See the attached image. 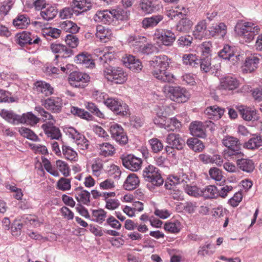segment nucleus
<instances>
[{"label":"nucleus","instance_id":"nucleus-37","mask_svg":"<svg viewBox=\"0 0 262 262\" xmlns=\"http://www.w3.org/2000/svg\"><path fill=\"white\" fill-rule=\"evenodd\" d=\"M113 13V18L116 20H127L130 15V12L125 9L117 7L116 9L111 10Z\"/></svg>","mask_w":262,"mask_h":262},{"label":"nucleus","instance_id":"nucleus-38","mask_svg":"<svg viewBox=\"0 0 262 262\" xmlns=\"http://www.w3.org/2000/svg\"><path fill=\"white\" fill-rule=\"evenodd\" d=\"M38 121L39 119L31 112H28L27 114H24L22 116H19V123L33 125L37 124Z\"/></svg>","mask_w":262,"mask_h":262},{"label":"nucleus","instance_id":"nucleus-48","mask_svg":"<svg viewBox=\"0 0 262 262\" xmlns=\"http://www.w3.org/2000/svg\"><path fill=\"white\" fill-rule=\"evenodd\" d=\"M62 154L65 158L71 161H75V158L77 157V153L73 150L71 147L62 145Z\"/></svg>","mask_w":262,"mask_h":262},{"label":"nucleus","instance_id":"nucleus-51","mask_svg":"<svg viewBox=\"0 0 262 262\" xmlns=\"http://www.w3.org/2000/svg\"><path fill=\"white\" fill-rule=\"evenodd\" d=\"M193 38L191 36L186 35L181 36L177 40L179 47H190L192 43Z\"/></svg>","mask_w":262,"mask_h":262},{"label":"nucleus","instance_id":"nucleus-45","mask_svg":"<svg viewBox=\"0 0 262 262\" xmlns=\"http://www.w3.org/2000/svg\"><path fill=\"white\" fill-rule=\"evenodd\" d=\"M19 132L22 136L30 140L33 141H39L40 140L34 132L28 128L22 127L19 129Z\"/></svg>","mask_w":262,"mask_h":262},{"label":"nucleus","instance_id":"nucleus-13","mask_svg":"<svg viewBox=\"0 0 262 262\" xmlns=\"http://www.w3.org/2000/svg\"><path fill=\"white\" fill-rule=\"evenodd\" d=\"M139 7L145 14L158 11L162 8L159 0H140Z\"/></svg>","mask_w":262,"mask_h":262},{"label":"nucleus","instance_id":"nucleus-2","mask_svg":"<svg viewBox=\"0 0 262 262\" xmlns=\"http://www.w3.org/2000/svg\"><path fill=\"white\" fill-rule=\"evenodd\" d=\"M110 54H104L99 57V59L102 63L104 64V73L108 81L116 84H122L127 79V74L123 69L120 67H115L110 66L107 63V60L111 61L109 57Z\"/></svg>","mask_w":262,"mask_h":262},{"label":"nucleus","instance_id":"nucleus-20","mask_svg":"<svg viewBox=\"0 0 262 262\" xmlns=\"http://www.w3.org/2000/svg\"><path fill=\"white\" fill-rule=\"evenodd\" d=\"M123 62L126 66H127L130 70L136 72L140 71L143 68V66L140 60L138 59H136L135 56L131 55H129L124 58Z\"/></svg>","mask_w":262,"mask_h":262},{"label":"nucleus","instance_id":"nucleus-44","mask_svg":"<svg viewBox=\"0 0 262 262\" xmlns=\"http://www.w3.org/2000/svg\"><path fill=\"white\" fill-rule=\"evenodd\" d=\"M92 216L95 219H90L91 221L97 222L99 224L102 223L106 217V212L103 209H99L97 210H92Z\"/></svg>","mask_w":262,"mask_h":262},{"label":"nucleus","instance_id":"nucleus-23","mask_svg":"<svg viewBox=\"0 0 262 262\" xmlns=\"http://www.w3.org/2000/svg\"><path fill=\"white\" fill-rule=\"evenodd\" d=\"M259 62V58L256 54L251 55L246 58L244 70L247 73H251L257 68Z\"/></svg>","mask_w":262,"mask_h":262},{"label":"nucleus","instance_id":"nucleus-36","mask_svg":"<svg viewBox=\"0 0 262 262\" xmlns=\"http://www.w3.org/2000/svg\"><path fill=\"white\" fill-rule=\"evenodd\" d=\"M186 143L190 149L195 152L202 151L205 147L203 142L197 138H189Z\"/></svg>","mask_w":262,"mask_h":262},{"label":"nucleus","instance_id":"nucleus-58","mask_svg":"<svg viewBox=\"0 0 262 262\" xmlns=\"http://www.w3.org/2000/svg\"><path fill=\"white\" fill-rule=\"evenodd\" d=\"M65 41L69 47L76 48L79 43V39L77 36L73 34H68L65 38Z\"/></svg>","mask_w":262,"mask_h":262},{"label":"nucleus","instance_id":"nucleus-11","mask_svg":"<svg viewBox=\"0 0 262 262\" xmlns=\"http://www.w3.org/2000/svg\"><path fill=\"white\" fill-rule=\"evenodd\" d=\"M41 104L47 110L53 113H59L62 107V100L58 97H51L47 99L41 100Z\"/></svg>","mask_w":262,"mask_h":262},{"label":"nucleus","instance_id":"nucleus-15","mask_svg":"<svg viewBox=\"0 0 262 262\" xmlns=\"http://www.w3.org/2000/svg\"><path fill=\"white\" fill-rule=\"evenodd\" d=\"M69 79L71 81L77 83H79L77 84L75 83L76 87L83 88L85 85L83 83H85L90 81V76L86 73L73 71L70 74Z\"/></svg>","mask_w":262,"mask_h":262},{"label":"nucleus","instance_id":"nucleus-14","mask_svg":"<svg viewBox=\"0 0 262 262\" xmlns=\"http://www.w3.org/2000/svg\"><path fill=\"white\" fill-rule=\"evenodd\" d=\"M239 85L238 81L231 76H226L220 78L219 89L225 90H233Z\"/></svg>","mask_w":262,"mask_h":262},{"label":"nucleus","instance_id":"nucleus-56","mask_svg":"<svg viewBox=\"0 0 262 262\" xmlns=\"http://www.w3.org/2000/svg\"><path fill=\"white\" fill-rule=\"evenodd\" d=\"M57 187L58 189L65 191L71 188V181L70 179L64 178H60L57 183Z\"/></svg>","mask_w":262,"mask_h":262},{"label":"nucleus","instance_id":"nucleus-54","mask_svg":"<svg viewBox=\"0 0 262 262\" xmlns=\"http://www.w3.org/2000/svg\"><path fill=\"white\" fill-rule=\"evenodd\" d=\"M168 123H167V127L166 129L168 131L179 129L181 126V123L175 118H168Z\"/></svg>","mask_w":262,"mask_h":262},{"label":"nucleus","instance_id":"nucleus-26","mask_svg":"<svg viewBox=\"0 0 262 262\" xmlns=\"http://www.w3.org/2000/svg\"><path fill=\"white\" fill-rule=\"evenodd\" d=\"M163 18V16L159 14L145 17L142 20V27L145 29L154 27L161 21Z\"/></svg>","mask_w":262,"mask_h":262},{"label":"nucleus","instance_id":"nucleus-22","mask_svg":"<svg viewBox=\"0 0 262 262\" xmlns=\"http://www.w3.org/2000/svg\"><path fill=\"white\" fill-rule=\"evenodd\" d=\"M189 129L191 134L194 137L202 138H205L206 137L204 124L202 122L195 121L191 123Z\"/></svg>","mask_w":262,"mask_h":262},{"label":"nucleus","instance_id":"nucleus-47","mask_svg":"<svg viewBox=\"0 0 262 262\" xmlns=\"http://www.w3.org/2000/svg\"><path fill=\"white\" fill-rule=\"evenodd\" d=\"M100 155L104 157L112 156L114 153V146L108 143H103L99 144Z\"/></svg>","mask_w":262,"mask_h":262},{"label":"nucleus","instance_id":"nucleus-21","mask_svg":"<svg viewBox=\"0 0 262 262\" xmlns=\"http://www.w3.org/2000/svg\"><path fill=\"white\" fill-rule=\"evenodd\" d=\"M219 56L225 60L236 61L239 55H235L234 47L226 45L223 49L219 52Z\"/></svg>","mask_w":262,"mask_h":262},{"label":"nucleus","instance_id":"nucleus-7","mask_svg":"<svg viewBox=\"0 0 262 262\" xmlns=\"http://www.w3.org/2000/svg\"><path fill=\"white\" fill-rule=\"evenodd\" d=\"M104 103L117 115L124 117L129 114L128 105L121 100L108 98L104 100Z\"/></svg>","mask_w":262,"mask_h":262},{"label":"nucleus","instance_id":"nucleus-60","mask_svg":"<svg viewBox=\"0 0 262 262\" xmlns=\"http://www.w3.org/2000/svg\"><path fill=\"white\" fill-rule=\"evenodd\" d=\"M74 4L75 5V7L82 10V12L86 11L92 7L91 3L90 2H88L87 0H82L80 2L76 1L74 2Z\"/></svg>","mask_w":262,"mask_h":262},{"label":"nucleus","instance_id":"nucleus-50","mask_svg":"<svg viewBox=\"0 0 262 262\" xmlns=\"http://www.w3.org/2000/svg\"><path fill=\"white\" fill-rule=\"evenodd\" d=\"M164 229L171 233H178L181 229V224L178 221L166 223L164 225Z\"/></svg>","mask_w":262,"mask_h":262},{"label":"nucleus","instance_id":"nucleus-27","mask_svg":"<svg viewBox=\"0 0 262 262\" xmlns=\"http://www.w3.org/2000/svg\"><path fill=\"white\" fill-rule=\"evenodd\" d=\"M75 61L78 64H81L85 68H93L95 64L91 59L90 54L82 53L76 56Z\"/></svg>","mask_w":262,"mask_h":262},{"label":"nucleus","instance_id":"nucleus-33","mask_svg":"<svg viewBox=\"0 0 262 262\" xmlns=\"http://www.w3.org/2000/svg\"><path fill=\"white\" fill-rule=\"evenodd\" d=\"M30 24L29 18L25 14H19L13 19V25L18 29L26 28Z\"/></svg>","mask_w":262,"mask_h":262},{"label":"nucleus","instance_id":"nucleus-52","mask_svg":"<svg viewBox=\"0 0 262 262\" xmlns=\"http://www.w3.org/2000/svg\"><path fill=\"white\" fill-rule=\"evenodd\" d=\"M56 164L57 168L64 177L69 176L70 169L66 162L60 160H58L56 162Z\"/></svg>","mask_w":262,"mask_h":262},{"label":"nucleus","instance_id":"nucleus-6","mask_svg":"<svg viewBox=\"0 0 262 262\" xmlns=\"http://www.w3.org/2000/svg\"><path fill=\"white\" fill-rule=\"evenodd\" d=\"M143 177L144 180L151 183L147 184L149 187L150 185L155 186H160L164 183L159 169L155 166L149 165L146 167L143 171Z\"/></svg>","mask_w":262,"mask_h":262},{"label":"nucleus","instance_id":"nucleus-25","mask_svg":"<svg viewBox=\"0 0 262 262\" xmlns=\"http://www.w3.org/2000/svg\"><path fill=\"white\" fill-rule=\"evenodd\" d=\"M208 31L212 37L218 35L223 38L227 33V27L225 24L221 23L209 27Z\"/></svg>","mask_w":262,"mask_h":262},{"label":"nucleus","instance_id":"nucleus-32","mask_svg":"<svg viewBox=\"0 0 262 262\" xmlns=\"http://www.w3.org/2000/svg\"><path fill=\"white\" fill-rule=\"evenodd\" d=\"M193 23L187 17L182 18L176 25V30L180 32H188L191 30Z\"/></svg>","mask_w":262,"mask_h":262},{"label":"nucleus","instance_id":"nucleus-57","mask_svg":"<svg viewBox=\"0 0 262 262\" xmlns=\"http://www.w3.org/2000/svg\"><path fill=\"white\" fill-rule=\"evenodd\" d=\"M152 151L156 153L161 150L163 147L162 142L157 138H152L149 140Z\"/></svg>","mask_w":262,"mask_h":262},{"label":"nucleus","instance_id":"nucleus-42","mask_svg":"<svg viewBox=\"0 0 262 262\" xmlns=\"http://www.w3.org/2000/svg\"><path fill=\"white\" fill-rule=\"evenodd\" d=\"M225 108L220 107L217 105H213L208 107L204 111L205 114L221 118L224 115Z\"/></svg>","mask_w":262,"mask_h":262},{"label":"nucleus","instance_id":"nucleus-64","mask_svg":"<svg viewBox=\"0 0 262 262\" xmlns=\"http://www.w3.org/2000/svg\"><path fill=\"white\" fill-rule=\"evenodd\" d=\"M76 211L83 217L87 219H91L88 210L82 204L78 203L76 207Z\"/></svg>","mask_w":262,"mask_h":262},{"label":"nucleus","instance_id":"nucleus-8","mask_svg":"<svg viewBox=\"0 0 262 262\" xmlns=\"http://www.w3.org/2000/svg\"><path fill=\"white\" fill-rule=\"evenodd\" d=\"M241 117L245 121H258L262 116V108L256 110L254 108L241 105L238 107Z\"/></svg>","mask_w":262,"mask_h":262},{"label":"nucleus","instance_id":"nucleus-49","mask_svg":"<svg viewBox=\"0 0 262 262\" xmlns=\"http://www.w3.org/2000/svg\"><path fill=\"white\" fill-rule=\"evenodd\" d=\"M199 62V67H200L202 71L207 73L211 70V57L209 56L200 59Z\"/></svg>","mask_w":262,"mask_h":262},{"label":"nucleus","instance_id":"nucleus-35","mask_svg":"<svg viewBox=\"0 0 262 262\" xmlns=\"http://www.w3.org/2000/svg\"><path fill=\"white\" fill-rule=\"evenodd\" d=\"M183 62L185 65H189L193 68H199L200 59L195 54H185L182 57Z\"/></svg>","mask_w":262,"mask_h":262},{"label":"nucleus","instance_id":"nucleus-16","mask_svg":"<svg viewBox=\"0 0 262 262\" xmlns=\"http://www.w3.org/2000/svg\"><path fill=\"white\" fill-rule=\"evenodd\" d=\"M168 145L172 146L177 150H181L185 145V142L179 134L170 133L166 137Z\"/></svg>","mask_w":262,"mask_h":262},{"label":"nucleus","instance_id":"nucleus-17","mask_svg":"<svg viewBox=\"0 0 262 262\" xmlns=\"http://www.w3.org/2000/svg\"><path fill=\"white\" fill-rule=\"evenodd\" d=\"M53 120L54 122H52L51 124H42L41 128L48 137H50L52 139L59 140L61 137V134L59 128L53 125L55 120L54 119Z\"/></svg>","mask_w":262,"mask_h":262},{"label":"nucleus","instance_id":"nucleus-62","mask_svg":"<svg viewBox=\"0 0 262 262\" xmlns=\"http://www.w3.org/2000/svg\"><path fill=\"white\" fill-rule=\"evenodd\" d=\"M156 49V47L154 46L152 44L150 43H144L142 47L140 48V49L138 51V52H140L141 53L149 55L152 54L154 52Z\"/></svg>","mask_w":262,"mask_h":262},{"label":"nucleus","instance_id":"nucleus-5","mask_svg":"<svg viewBox=\"0 0 262 262\" xmlns=\"http://www.w3.org/2000/svg\"><path fill=\"white\" fill-rule=\"evenodd\" d=\"M170 99L178 103H184L189 98V94L187 90L180 86L165 85L164 87Z\"/></svg>","mask_w":262,"mask_h":262},{"label":"nucleus","instance_id":"nucleus-55","mask_svg":"<svg viewBox=\"0 0 262 262\" xmlns=\"http://www.w3.org/2000/svg\"><path fill=\"white\" fill-rule=\"evenodd\" d=\"M86 108L91 113L95 115L97 117L103 118L104 114L99 110L95 103L92 102H88L85 105Z\"/></svg>","mask_w":262,"mask_h":262},{"label":"nucleus","instance_id":"nucleus-61","mask_svg":"<svg viewBox=\"0 0 262 262\" xmlns=\"http://www.w3.org/2000/svg\"><path fill=\"white\" fill-rule=\"evenodd\" d=\"M185 190L189 195L194 196H201L202 189L195 186H189L187 185Z\"/></svg>","mask_w":262,"mask_h":262},{"label":"nucleus","instance_id":"nucleus-43","mask_svg":"<svg viewBox=\"0 0 262 262\" xmlns=\"http://www.w3.org/2000/svg\"><path fill=\"white\" fill-rule=\"evenodd\" d=\"M57 14V9L53 6H49L45 8L43 11H41L40 15L44 20L49 21L53 19Z\"/></svg>","mask_w":262,"mask_h":262},{"label":"nucleus","instance_id":"nucleus-9","mask_svg":"<svg viewBox=\"0 0 262 262\" xmlns=\"http://www.w3.org/2000/svg\"><path fill=\"white\" fill-rule=\"evenodd\" d=\"M155 37L165 46H172L176 39L175 34L168 29L157 30L155 33Z\"/></svg>","mask_w":262,"mask_h":262},{"label":"nucleus","instance_id":"nucleus-30","mask_svg":"<svg viewBox=\"0 0 262 262\" xmlns=\"http://www.w3.org/2000/svg\"><path fill=\"white\" fill-rule=\"evenodd\" d=\"M35 86L37 92L44 94L46 96L51 95L54 93V88L45 81H37Z\"/></svg>","mask_w":262,"mask_h":262},{"label":"nucleus","instance_id":"nucleus-39","mask_svg":"<svg viewBox=\"0 0 262 262\" xmlns=\"http://www.w3.org/2000/svg\"><path fill=\"white\" fill-rule=\"evenodd\" d=\"M71 113L75 116L86 120H92L93 118V116L89 112L85 111L84 109L80 108L76 106H72L71 107Z\"/></svg>","mask_w":262,"mask_h":262},{"label":"nucleus","instance_id":"nucleus-19","mask_svg":"<svg viewBox=\"0 0 262 262\" xmlns=\"http://www.w3.org/2000/svg\"><path fill=\"white\" fill-rule=\"evenodd\" d=\"M233 160L236 161L237 166L243 171L250 173L254 169V163L251 160L244 158L243 157H234Z\"/></svg>","mask_w":262,"mask_h":262},{"label":"nucleus","instance_id":"nucleus-4","mask_svg":"<svg viewBox=\"0 0 262 262\" xmlns=\"http://www.w3.org/2000/svg\"><path fill=\"white\" fill-rule=\"evenodd\" d=\"M222 143L227 147L224 151V156L234 159V157H244L241 151L240 145L237 138L231 136L225 137L222 140Z\"/></svg>","mask_w":262,"mask_h":262},{"label":"nucleus","instance_id":"nucleus-18","mask_svg":"<svg viewBox=\"0 0 262 262\" xmlns=\"http://www.w3.org/2000/svg\"><path fill=\"white\" fill-rule=\"evenodd\" d=\"M94 20L105 24H110L114 21L113 15L110 10L98 11L94 15Z\"/></svg>","mask_w":262,"mask_h":262},{"label":"nucleus","instance_id":"nucleus-53","mask_svg":"<svg viewBox=\"0 0 262 262\" xmlns=\"http://www.w3.org/2000/svg\"><path fill=\"white\" fill-rule=\"evenodd\" d=\"M168 119L166 118L164 115H159L157 114V117L154 119V123L161 128H164L166 129L167 123H168Z\"/></svg>","mask_w":262,"mask_h":262},{"label":"nucleus","instance_id":"nucleus-29","mask_svg":"<svg viewBox=\"0 0 262 262\" xmlns=\"http://www.w3.org/2000/svg\"><path fill=\"white\" fill-rule=\"evenodd\" d=\"M30 32L23 31L21 33H17L15 36L16 43L21 47L25 45H32V38Z\"/></svg>","mask_w":262,"mask_h":262},{"label":"nucleus","instance_id":"nucleus-24","mask_svg":"<svg viewBox=\"0 0 262 262\" xmlns=\"http://www.w3.org/2000/svg\"><path fill=\"white\" fill-rule=\"evenodd\" d=\"M127 42L130 46L135 48L134 50L138 52L144 43L146 42V38L143 36L130 35Z\"/></svg>","mask_w":262,"mask_h":262},{"label":"nucleus","instance_id":"nucleus-41","mask_svg":"<svg viewBox=\"0 0 262 262\" xmlns=\"http://www.w3.org/2000/svg\"><path fill=\"white\" fill-rule=\"evenodd\" d=\"M217 188L214 185H209L202 189L201 196L205 199H213L218 196Z\"/></svg>","mask_w":262,"mask_h":262},{"label":"nucleus","instance_id":"nucleus-28","mask_svg":"<svg viewBox=\"0 0 262 262\" xmlns=\"http://www.w3.org/2000/svg\"><path fill=\"white\" fill-rule=\"evenodd\" d=\"M139 183V179L136 174L130 173L125 181L123 187L125 190H133L137 187Z\"/></svg>","mask_w":262,"mask_h":262},{"label":"nucleus","instance_id":"nucleus-3","mask_svg":"<svg viewBox=\"0 0 262 262\" xmlns=\"http://www.w3.org/2000/svg\"><path fill=\"white\" fill-rule=\"evenodd\" d=\"M234 30L237 34L242 37L246 42H250L258 34L259 28L257 26H254L253 23L242 21L236 24Z\"/></svg>","mask_w":262,"mask_h":262},{"label":"nucleus","instance_id":"nucleus-63","mask_svg":"<svg viewBox=\"0 0 262 262\" xmlns=\"http://www.w3.org/2000/svg\"><path fill=\"white\" fill-rule=\"evenodd\" d=\"M211 248V244L209 243L207 245L200 246L198 252V255L204 257L206 255H211L213 253V251H209L208 249Z\"/></svg>","mask_w":262,"mask_h":262},{"label":"nucleus","instance_id":"nucleus-59","mask_svg":"<svg viewBox=\"0 0 262 262\" xmlns=\"http://www.w3.org/2000/svg\"><path fill=\"white\" fill-rule=\"evenodd\" d=\"M209 173L210 177L216 181H221L223 178L222 171L216 167L211 168Z\"/></svg>","mask_w":262,"mask_h":262},{"label":"nucleus","instance_id":"nucleus-12","mask_svg":"<svg viewBox=\"0 0 262 262\" xmlns=\"http://www.w3.org/2000/svg\"><path fill=\"white\" fill-rule=\"evenodd\" d=\"M123 165L128 169L137 171L141 167L142 161L133 155H127L121 158Z\"/></svg>","mask_w":262,"mask_h":262},{"label":"nucleus","instance_id":"nucleus-46","mask_svg":"<svg viewBox=\"0 0 262 262\" xmlns=\"http://www.w3.org/2000/svg\"><path fill=\"white\" fill-rule=\"evenodd\" d=\"M91 194L88 190L82 191L75 195V198L78 203L89 205L91 202Z\"/></svg>","mask_w":262,"mask_h":262},{"label":"nucleus","instance_id":"nucleus-31","mask_svg":"<svg viewBox=\"0 0 262 262\" xmlns=\"http://www.w3.org/2000/svg\"><path fill=\"white\" fill-rule=\"evenodd\" d=\"M244 146L249 149H253L262 146V136L253 135L251 138L245 143Z\"/></svg>","mask_w":262,"mask_h":262},{"label":"nucleus","instance_id":"nucleus-1","mask_svg":"<svg viewBox=\"0 0 262 262\" xmlns=\"http://www.w3.org/2000/svg\"><path fill=\"white\" fill-rule=\"evenodd\" d=\"M169 59L164 55L156 56L149 61V64L152 68L153 75L159 80L164 82H173V75L166 71L169 67Z\"/></svg>","mask_w":262,"mask_h":262},{"label":"nucleus","instance_id":"nucleus-40","mask_svg":"<svg viewBox=\"0 0 262 262\" xmlns=\"http://www.w3.org/2000/svg\"><path fill=\"white\" fill-rule=\"evenodd\" d=\"M0 115L6 120L13 124L19 123V115L14 114L12 111L3 109L1 111Z\"/></svg>","mask_w":262,"mask_h":262},{"label":"nucleus","instance_id":"nucleus-34","mask_svg":"<svg viewBox=\"0 0 262 262\" xmlns=\"http://www.w3.org/2000/svg\"><path fill=\"white\" fill-rule=\"evenodd\" d=\"M96 36L99 38L100 41L103 42H107L111 36V31L108 29H105L104 27L99 26L97 27Z\"/></svg>","mask_w":262,"mask_h":262},{"label":"nucleus","instance_id":"nucleus-10","mask_svg":"<svg viewBox=\"0 0 262 262\" xmlns=\"http://www.w3.org/2000/svg\"><path fill=\"white\" fill-rule=\"evenodd\" d=\"M110 132L112 138L121 145H125L128 142V137L121 125L114 123L110 125Z\"/></svg>","mask_w":262,"mask_h":262}]
</instances>
